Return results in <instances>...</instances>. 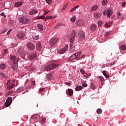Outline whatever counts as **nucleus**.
<instances>
[{
  "mask_svg": "<svg viewBox=\"0 0 126 126\" xmlns=\"http://www.w3.org/2000/svg\"><path fill=\"white\" fill-rule=\"evenodd\" d=\"M10 58L12 62H13V64L11 65V68L13 70H16L17 69L18 65H17V62L19 61V59L16 58V57L14 55H10Z\"/></svg>",
  "mask_w": 126,
  "mask_h": 126,
  "instance_id": "1",
  "label": "nucleus"
},
{
  "mask_svg": "<svg viewBox=\"0 0 126 126\" xmlns=\"http://www.w3.org/2000/svg\"><path fill=\"white\" fill-rule=\"evenodd\" d=\"M74 38H75V31H73L71 32V36L70 37V49H73L74 48V44L72 43L74 42Z\"/></svg>",
  "mask_w": 126,
  "mask_h": 126,
  "instance_id": "2",
  "label": "nucleus"
},
{
  "mask_svg": "<svg viewBox=\"0 0 126 126\" xmlns=\"http://www.w3.org/2000/svg\"><path fill=\"white\" fill-rule=\"evenodd\" d=\"M19 21L20 23L23 24H28L30 22V18L27 16L21 17L19 18Z\"/></svg>",
  "mask_w": 126,
  "mask_h": 126,
  "instance_id": "3",
  "label": "nucleus"
},
{
  "mask_svg": "<svg viewBox=\"0 0 126 126\" xmlns=\"http://www.w3.org/2000/svg\"><path fill=\"white\" fill-rule=\"evenodd\" d=\"M59 66L58 64L52 63L51 64L47 65L45 67V70L49 71L50 70H53V69L56 68Z\"/></svg>",
  "mask_w": 126,
  "mask_h": 126,
  "instance_id": "4",
  "label": "nucleus"
},
{
  "mask_svg": "<svg viewBox=\"0 0 126 126\" xmlns=\"http://www.w3.org/2000/svg\"><path fill=\"white\" fill-rule=\"evenodd\" d=\"M78 35L79 36L78 42H81V41H83V40L85 39V34L84 32L80 31L78 32Z\"/></svg>",
  "mask_w": 126,
  "mask_h": 126,
  "instance_id": "5",
  "label": "nucleus"
},
{
  "mask_svg": "<svg viewBox=\"0 0 126 126\" xmlns=\"http://www.w3.org/2000/svg\"><path fill=\"white\" fill-rule=\"evenodd\" d=\"M107 15V17H111V16L113 15V11L111 8H108L106 12H103V15Z\"/></svg>",
  "mask_w": 126,
  "mask_h": 126,
  "instance_id": "6",
  "label": "nucleus"
},
{
  "mask_svg": "<svg viewBox=\"0 0 126 126\" xmlns=\"http://www.w3.org/2000/svg\"><path fill=\"white\" fill-rule=\"evenodd\" d=\"M27 47L29 51H34L35 50V45L31 42H29L27 44Z\"/></svg>",
  "mask_w": 126,
  "mask_h": 126,
  "instance_id": "7",
  "label": "nucleus"
},
{
  "mask_svg": "<svg viewBox=\"0 0 126 126\" xmlns=\"http://www.w3.org/2000/svg\"><path fill=\"white\" fill-rule=\"evenodd\" d=\"M11 103H12V98L10 97H8L4 104L5 107H9V106H10L11 104Z\"/></svg>",
  "mask_w": 126,
  "mask_h": 126,
  "instance_id": "8",
  "label": "nucleus"
},
{
  "mask_svg": "<svg viewBox=\"0 0 126 126\" xmlns=\"http://www.w3.org/2000/svg\"><path fill=\"white\" fill-rule=\"evenodd\" d=\"M59 41V39L58 38H53L50 40L49 43L51 45V46H55L56 44L57 43V42Z\"/></svg>",
  "mask_w": 126,
  "mask_h": 126,
  "instance_id": "9",
  "label": "nucleus"
},
{
  "mask_svg": "<svg viewBox=\"0 0 126 126\" xmlns=\"http://www.w3.org/2000/svg\"><path fill=\"white\" fill-rule=\"evenodd\" d=\"M76 24L77 26H83L84 25V21L83 20H78L76 22Z\"/></svg>",
  "mask_w": 126,
  "mask_h": 126,
  "instance_id": "10",
  "label": "nucleus"
},
{
  "mask_svg": "<svg viewBox=\"0 0 126 126\" xmlns=\"http://www.w3.org/2000/svg\"><path fill=\"white\" fill-rule=\"evenodd\" d=\"M54 75H55V73H54V72H51V73L47 74L46 78L47 79L51 80V79H53V78H54Z\"/></svg>",
  "mask_w": 126,
  "mask_h": 126,
  "instance_id": "11",
  "label": "nucleus"
},
{
  "mask_svg": "<svg viewBox=\"0 0 126 126\" xmlns=\"http://www.w3.org/2000/svg\"><path fill=\"white\" fill-rule=\"evenodd\" d=\"M18 55L21 56V57H23L24 55V50L22 49L21 48H20L17 50Z\"/></svg>",
  "mask_w": 126,
  "mask_h": 126,
  "instance_id": "12",
  "label": "nucleus"
},
{
  "mask_svg": "<svg viewBox=\"0 0 126 126\" xmlns=\"http://www.w3.org/2000/svg\"><path fill=\"white\" fill-rule=\"evenodd\" d=\"M68 49V45H66L65 46V47H64V48H63L60 50V53L63 54L64 53H65V52H66V51H67Z\"/></svg>",
  "mask_w": 126,
  "mask_h": 126,
  "instance_id": "13",
  "label": "nucleus"
},
{
  "mask_svg": "<svg viewBox=\"0 0 126 126\" xmlns=\"http://www.w3.org/2000/svg\"><path fill=\"white\" fill-rule=\"evenodd\" d=\"M97 28V25L95 24H92L90 27V29L92 32H94Z\"/></svg>",
  "mask_w": 126,
  "mask_h": 126,
  "instance_id": "14",
  "label": "nucleus"
},
{
  "mask_svg": "<svg viewBox=\"0 0 126 126\" xmlns=\"http://www.w3.org/2000/svg\"><path fill=\"white\" fill-rule=\"evenodd\" d=\"M38 55L37 54V51H34L31 55V59L32 60H35L37 58Z\"/></svg>",
  "mask_w": 126,
  "mask_h": 126,
  "instance_id": "15",
  "label": "nucleus"
},
{
  "mask_svg": "<svg viewBox=\"0 0 126 126\" xmlns=\"http://www.w3.org/2000/svg\"><path fill=\"white\" fill-rule=\"evenodd\" d=\"M17 36L18 39L21 40V39H23V38H24V36H25V35L23 33V32H19Z\"/></svg>",
  "mask_w": 126,
  "mask_h": 126,
  "instance_id": "16",
  "label": "nucleus"
},
{
  "mask_svg": "<svg viewBox=\"0 0 126 126\" xmlns=\"http://www.w3.org/2000/svg\"><path fill=\"white\" fill-rule=\"evenodd\" d=\"M15 85V84H13L9 82L8 83V85H7V89L9 90L12 89V88L14 87Z\"/></svg>",
  "mask_w": 126,
  "mask_h": 126,
  "instance_id": "17",
  "label": "nucleus"
},
{
  "mask_svg": "<svg viewBox=\"0 0 126 126\" xmlns=\"http://www.w3.org/2000/svg\"><path fill=\"white\" fill-rule=\"evenodd\" d=\"M46 19H50L53 18V17L52 16H50V17L48 16L46 18H45V15H42V16L39 17L38 18V19H46Z\"/></svg>",
  "mask_w": 126,
  "mask_h": 126,
  "instance_id": "18",
  "label": "nucleus"
},
{
  "mask_svg": "<svg viewBox=\"0 0 126 126\" xmlns=\"http://www.w3.org/2000/svg\"><path fill=\"white\" fill-rule=\"evenodd\" d=\"M36 48L37 51H40L41 49H42V45L41 44V42H38L36 44Z\"/></svg>",
  "mask_w": 126,
  "mask_h": 126,
  "instance_id": "19",
  "label": "nucleus"
},
{
  "mask_svg": "<svg viewBox=\"0 0 126 126\" xmlns=\"http://www.w3.org/2000/svg\"><path fill=\"white\" fill-rule=\"evenodd\" d=\"M22 4H23V2L18 1L15 3V6H16V7H19V6H21Z\"/></svg>",
  "mask_w": 126,
  "mask_h": 126,
  "instance_id": "20",
  "label": "nucleus"
},
{
  "mask_svg": "<svg viewBox=\"0 0 126 126\" xmlns=\"http://www.w3.org/2000/svg\"><path fill=\"white\" fill-rule=\"evenodd\" d=\"M98 9V5H94L91 8V11H95Z\"/></svg>",
  "mask_w": 126,
  "mask_h": 126,
  "instance_id": "21",
  "label": "nucleus"
},
{
  "mask_svg": "<svg viewBox=\"0 0 126 126\" xmlns=\"http://www.w3.org/2000/svg\"><path fill=\"white\" fill-rule=\"evenodd\" d=\"M37 12L38 11L35 9H31L30 10V14H31V15H33V14H35V13H37Z\"/></svg>",
  "mask_w": 126,
  "mask_h": 126,
  "instance_id": "22",
  "label": "nucleus"
},
{
  "mask_svg": "<svg viewBox=\"0 0 126 126\" xmlns=\"http://www.w3.org/2000/svg\"><path fill=\"white\" fill-rule=\"evenodd\" d=\"M37 26L38 29L40 30V31H43L44 30V27L43 26V25L38 24L37 25Z\"/></svg>",
  "mask_w": 126,
  "mask_h": 126,
  "instance_id": "23",
  "label": "nucleus"
},
{
  "mask_svg": "<svg viewBox=\"0 0 126 126\" xmlns=\"http://www.w3.org/2000/svg\"><path fill=\"white\" fill-rule=\"evenodd\" d=\"M75 58H76L75 55L74 54H73L69 58L66 60V62H69L70 61H72V60H74V59Z\"/></svg>",
  "mask_w": 126,
  "mask_h": 126,
  "instance_id": "24",
  "label": "nucleus"
},
{
  "mask_svg": "<svg viewBox=\"0 0 126 126\" xmlns=\"http://www.w3.org/2000/svg\"><path fill=\"white\" fill-rule=\"evenodd\" d=\"M98 79H99L100 82H101V85H103V81H105V79H104V78H103V77L102 76H98L97 77Z\"/></svg>",
  "mask_w": 126,
  "mask_h": 126,
  "instance_id": "25",
  "label": "nucleus"
},
{
  "mask_svg": "<svg viewBox=\"0 0 126 126\" xmlns=\"http://www.w3.org/2000/svg\"><path fill=\"white\" fill-rule=\"evenodd\" d=\"M68 94L69 96H72L73 95V91L71 89H68Z\"/></svg>",
  "mask_w": 126,
  "mask_h": 126,
  "instance_id": "26",
  "label": "nucleus"
},
{
  "mask_svg": "<svg viewBox=\"0 0 126 126\" xmlns=\"http://www.w3.org/2000/svg\"><path fill=\"white\" fill-rule=\"evenodd\" d=\"M24 91V87H19L17 90V92H18L19 93H20Z\"/></svg>",
  "mask_w": 126,
  "mask_h": 126,
  "instance_id": "27",
  "label": "nucleus"
},
{
  "mask_svg": "<svg viewBox=\"0 0 126 126\" xmlns=\"http://www.w3.org/2000/svg\"><path fill=\"white\" fill-rule=\"evenodd\" d=\"M83 89V87L80 86H78L75 88V91H80V90H82Z\"/></svg>",
  "mask_w": 126,
  "mask_h": 126,
  "instance_id": "28",
  "label": "nucleus"
},
{
  "mask_svg": "<svg viewBox=\"0 0 126 126\" xmlns=\"http://www.w3.org/2000/svg\"><path fill=\"white\" fill-rule=\"evenodd\" d=\"M94 15L95 18H99L101 16V14L99 13L95 12L94 14Z\"/></svg>",
  "mask_w": 126,
  "mask_h": 126,
  "instance_id": "29",
  "label": "nucleus"
},
{
  "mask_svg": "<svg viewBox=\"0 0 126 126\" xmlns=\"http://www.w3.org/2000/svg\"><path fill=\"white\" fill-rule=\"evenodd\" d=\"M38 117V114H34L31 118V120H37V118Z\"/></svg>",
  "mask_w": 126,
  "mask_h": 126,
  "instance_id": "30",
  "label": "nucleus"
},
{
  "mask_svg": "<svg viewBox=\"0 0 126 126\" xmlns=\"http://www.w3.org/2000/svg\"><path fill=\"white\" fill-rule=\"evenodd\" d=\"M103 73V75L105 76V77L106 78H109L110 77V76L109 75H107V73H106V71H102Z\"/></svg>",
  "mask_w": 126,
  "mask_h": 126,
  "instance_id": "31",
  "label": "nucleus"
},
{
  "mask_svg": "<svg viewBox=\"0 0 126 126\" xmlns=\"http://www.w3.org/2000/svg\"><path fill=\"white\" fill-rule=\"evenodd\" d=\"M5 67H6V65L5 64H1L0 65V68L3 70V69H5Z\"/></svg>",
  "mask_w": 126,
  "mask_h": 126,
  "instance_id": "32",
  "label": "nucleus"
},
{
  "mask_svg": "<svg viewBox=\"0 0 126 126\" xmlns=\"http://www.w3.org/2000/svg\"><path fill=\"white\" fill-rule=\"evenodd\" d=\"M80 72L81 74H82L83 75H84V74H86V72H85V70H84V69H83V68L80 69Z\"/></svg>",
  "mask_w": 126,
  "mask_h": 126,
  "instance_id": "33",
  "label": "nucleus"
},
{
  "mask_svg": "<svg viewBox=\"0 0 126 126\" xmlns=\"http://www.w3.org/2000/svg\"><path fill=\"white\" fill-rule=\"evenodd\" d=\"M96 113L97 114H98V115H101V114H102V109L99 108L96 110Z\"/></svg>",
  "mask_w": 126,
  "mask_h": 126,
  "instance_id": "34",
  "label": "nucleus"
},
{
  "mask_svg": "<svg viewBox=\"0 0 126 126\" xmlns=\"http://www.w3.org/2000/svg\"><path fill=\"white\" fill-rule=\"evenodd\" d=\"M108 3V0H103L102 2V5H105Z\"/></svg>",
  "mask_w": 126,
  "mask_h": 126,
  "instance_id": "35",
  "label": "nucleus"
},
{
  "mask_svg": "<svg viewBox=\"0 0 126 126\" xmlns=\"http://www.w3.org/2000/svg\"><path fill=\"white\" fill-rule=\"evenodd\" d=\"M91 86L92 87V89H95L96 88V86H95V84L93 83H91Z\"/></svg>",
  "mask_w": 126,
  "mask_h": 126,
  "instance_id": "36",
  "label": "nucleus"
},
{
  "mask_svg": "<svg viewBox=\"0 0 126 126\" xmlns=\"http://www.w3.org/2000/svg\"><path fill=\"white\" fill-rule=\"evenodd\" d=\"M46 123V118H41V124H45Z\"/></svg>",
  "mask_w": 126,
  "mask_h": 126,
  "instance_id": "37",
  "label": "nucleus"
},
{
  "mask_svg": "<svg viewBox=\"0 0 126 126\" xmlns=\"http://www.w3.org/2000/svg\"><path fill=\"white\" fill-rule=\"evenodd\" d=\"M121 50H122V51H125V50H126V45H122L121 46Z\"/></svg>",
  "mask_w": 126,
  "mask_h": 126,
  "instance_id": "38",
  "label": "nucleus"
},
{
  "mask_svg": "<svg viewBox=\"0 0 126 126\" xmlns=\"http://www.w3.org/2000/svg\"><path fill=\"white\" fill-rule=\"evenodd\" d=\"M75 16H74L71 18V21H72V22H74L75 21Z\"/></svg>",
  "mask_w": 126,
  "mask_h": 126,
  "instance_id": "39",
  "label": "nucleus"
},
{
  "mask_svg": "<svg viewBox=\"0 0 126 126\" xmlns=\"http://www.w3.org/2000/svg\"><path fill=\"white\" fill-rule=\"evenodd\" d=\"M82 86H83V87H87V86H88V85L85 83H83L82 84Z\"/></svg>",
  "mask_w": 126,
  "mask_h": 126,
  "instance_id": "40",
  "label": "nucleus"
},
{
  "mask_svg": "<svg viewBox=\"0 0 126 126\" xmlns=\"http://www.w3.org/2000/svg\"><path fill=\"white\" fill-rule=\"evenodd\" d=\"M117 15H118L117 16L118 18L119 19L121 18V13L120 12H118Z\"/></svg>",
  "mask_w": 126,
  "mask_h": 126,
  "instance_id": "41",
  "label": "nucleus"
},
{
  "mask_svg": "<svg viewBox=\"0 0 126 126\" xmlns=\"http://www.w3.org/2000/svg\"><path fill=\"white\" fill-rule=\"evenodd\" d=\"M102 22L98 21V26H99V27H100V26H101V25H102Z\"/></svg>",
  "mask_w": 126,
  "mask_h": 126,
  "instance_id": "42",
  "label": "nucleus"
},
{
  "mask_svg": "<svg viewBox=\"0 0 126 126\" xmlns=\"http://www.w3.org/2000/svg\"><path fill=\"white\" fill-rule=\"evenodd\" d=\"M0 76H1V77H3L4 78H5V76H4V74L3 73H0Z\"/></svg>",
  "mask_w": 126,
  "mask_h": 126,
  "instance_id": "43",
  "label": "nucleus"
},
{
  "mask_svg": "<svg viewBox=\"0 0 126 126\" xmlns=\"http://www.w3.org/2000/svg\"><path fill=\"white\" fill-rule=\"evenodd\" d=\"M45 0L47 3H51V2H52V0Z\"/></svg>",
  "mask_w": 126,
  "mask_h": 126,
  "instance_id": "44",
  "label": "nucleus"
},
{
  "mask_svg": "<svg viewBox=\"0 0 126 126\" xmlns=\"http://www.w3.org/2000/svg\"><path fill=\"white\" fill-rule=\"evenodd\" d=\"M31 83L33 86H34V85L36 84L35 81H32Z\"/></svg>",
  "mask_w": 126,
  "mask_h": 126,
  "instance_id": "45",
  "label": "nucleus"
},
{
  "mask_svg": "<svg viewBox=\"0 0 126 126\" xmlns=\"http://www.w3.org/2000/svg\"><path fill=\"white\" fill-rule=\"evenodd\" d=\"M11 31H12V30L10 29L9 30V31L7 32V35L8 36V35H9V34H10V32H11Z\"/></svg>",
  "mask_w": 126,
  "mask_h": 126,
  "instance_id": "46",
  "label": "nucleus"
},
{
  "mask_svg": "<svg viewBox=\"0 0 126 126\" xmlns=\"http://www.w3.org/2000/svg\"><path fill=\"white\" fill-rule=\"evenodd\" d=\"M59 27H60V24H57L55 27L54 28L55 29H57V28H59Z\"/></svg>",
  "mask_w": 126,
  "mask_h": 126,
  "instance_id": "47",
  "label": "nucleus"
},
{
  "mask_svg": "<svg viewBox=\"0 0 126 126\" xmlns=\"http://www.w3.org/2000/svg\"><path fill=\"white\" fill-rule=\"evenodd\" d=\"M122 7H125L126 6V2H123L122 4Z\"/></svg>",
  "mask_w": 126,
  "mask_h": 126,
  "instance_id": "48",
  "label": "nucleus"
},
{
  "mask_svg": "<svg viewBox=\"0 0 126 126\" xmlns=\"http://www.w3.org/2000/svg\"><path fill=\"white\" fill-rule=\"evenodd\" d=\"M82 54V52L80 51L77 53L78 56H80Z\"/></svg>",
  "mask_w": 126,
  "mask_h": 126,
  "instance_id": "49",
  "label": "nucleus"
},
{
  "mask_svg": "<svg viewBox=\"0 0 126 126\" xmlns=\"http://www.w3.org/2000/svg\"><path fill=\"white\" fill-rule=\"evenodd\" d=\"M66 85H67V86H70V85H71V84L69 83H67L66 82L65 83Z\"/></svg>",
  "mask_w": 126,
  "mask_h": 126,
  "instance_id": "50",
  "label": "nucleus"
},
{
  "mask_svg": "<svg viewBox=\"0 0 126 126\" xmlns=\"http://www.w3.org/2000/svg\"><path fill=\"white\" fill-rule=\"evenodd\" d=\"M38 38H39V35H36L34 37V39L37 40Z\"/></svg>",
  "mask_w": 126,
  "mask_h": 126,
  "instance_id": "51",
  "label": "nucleus"
},
{
  "mask_svg": "<svg viewBox=\"0 0 126 126\" xmlns=\"http://www.w3.org/2000/svg\"><path fill=\"white\" fill-rule=\"evenodd\" d=\"M1 15H2V16H4V17H6V16L5 15H4V13L2 12L1 14Z\"/></svg>",
  "mask_w": 126,
  "mask_h": 126,
  "instance_id": "52",
  "label": "nucleus"
},
{
  "mask_svg": "<svg viewBox=\"0 0 126 126\" xmlns=\"http://www.w3.org/2000/svg\"><path fill=\"white\" fill-rule=\"evenodd\" d=\"M74 9H75L74 7L73 8H72L70 11L69 12H72V11H73V10H74Z\"/></svg>",
  "mask_w": 126,
  "mask_h": 126,
  "instance_id": "53",
  "label": "nucleus"
},
{
  "mask_svg": "<svg viewBox=\"0 0 126 126\" xmlns=\"http://www.w3.org/2000/svg\"><path fill=\"white\" fill-rule=\"evenodd\" d=\"M78 7H79V5H77V6H75L74 7V9H76V8H78Z\"/></svg>",
  "mask_w": 126,
  "mask_h": 126,
  "instance_id": "54",
  "label": "nucleus"
},
{
  "mask_svg": "<svg viewBox=\"0 0 126 126\" xmlns=\"http://www.w3.org/2000/svg\"><path fill=\"white\" fill-rule=\"evenodd\" d=\"M44 88H42V89H40L39 90V92H42V91H44Z\"/></svg>",
  "mask_w": 126,
  "mask_h": 126,
  "instance_id": "55",
  "label": "nucleus"
},
{
  "mask_svg": "<svg viewBox=\"0 0 126 126\" xmlns=\"http://www.w3.org/2000/svg\"><path fill=\"white\" fill-rule=\"evenodd\" d=\"M7 53V49H4V54H6Z\"/></svg>",
  "mask_w": 126,
  "mask_h": 126,
  "instance_id": "56",
  "label": "nucleus"
},
{
  "mask_svg": "<svg viewBox=\"0 0 126 126\" xmlns=\"http://www.w3.org/2000/svg\"><path fill=\"white\" fill-rule=\"evenodd\" d=\"M74 55H75V58H77V57H78V55H77V53H75Z\"/></svg>",
  "mask_w": 126,
  "mask_h": 126,
  "instance_id": "57",
  "label": "nucleus"
},
{
  "mask_svg": "<svg viewBox=\"0 0 126 126\" xmlns=\"http://www.w3.org/2000/svg\"><path fill=\"white\" fill-rule=\"evenodd\" d=\"M48 13H49V12L45 11L44 14L46 15V14H48Z\"/></svg>",
  "mask_w": 126,
  "mask_h": 126,
  "instance_id": "58",
  "label": "nucleus"
},
{
  "mask_svg": "<svg viewBox=\"0 0 126 126\" xmlns=\"http://www.w3.org/2000/svg\"><path fill=\"white\" fill-rule=\"evenodd\" d=\"M85 57V55H83L81 56L80 59H82L83 57Z\"/></svg>",
  "mask_w": 126,
  "mask_h": 126,
  "instance_id": "59",
  "label": "nucleus"
},
{
  "mask_svg": "<svg viewBox=\"0 0 126 126\" xmlns=\"http://www.w3.org/2000/svg\"><path fill=\"white\" fill-rule=\"evenodd\" d=\"M106 36H109V35H110V32H107L106 34Z\"/></svg>",
  "mask_w": 126,
  "mask_h": 126,
  "instance_id": "60",
  "label": "nucleus"
},
{
  "mask_svg": "<svg viewBox=\"0 0 126 126\" xmlns=\"http://www.w3.org/2000/svg\"><path fill=\"white\" fill-rule=\"evenodd\" d=\"M65 8H66V6L64 5V7H63V9H65Z\"/></svg>",
  "mask_w": 126,
  "mask_h": 126,
  "instance_id": "61",
  "label": "nucleus"
},
{
  "mask_svg": "<svg viewBox=\"0 0 126 126\" xmlns=\"http://www.w3.org/2000/svg\"><path fill=\"white\" fill-rule=\"evenodd\" d=\"M105 26H106L107 27H108V26H109V25H108V24H105Z\"/></svg>",
  "mask_w": 126,
  "mask_h": 126,
  "instance_id": "62",
  "label": "nucleus"
},
{
  "mask_svg": "<svg viewBox=\"0 0 126 126\" xmlns=\"http://www.w3.org/2000/svg\"><path fill=\"white\" fill-rule=\"evenodd\" d=\"M84 77H86V78H87L88 77H86V76L84 75Z\"/></svg>",
  "mask_w": 126,
  "mask_h": 126,
  "instance_id": "63",
  "label": "nucleus"
},
{
  "mask_svg": "<svg viewBox=\"0 0 126 126\" xmlns=\"http://www.w3.org/2000/svg\"><path fill=\"white\" fill-rule=\"evenodd\" d=\"M77 59H78L79 60H80V58H78V57H77Z\"/></svg>",
  "mask_w": 126,
  "mask_h": 126,
  "instance_id": "64",
  "label": "nucleus"
}]
</instances>
